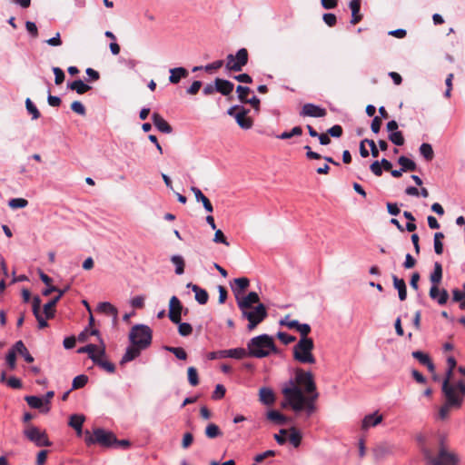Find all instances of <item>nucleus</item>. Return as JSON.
Returning a JSON list of instances; mask_svg holds the SVG:
<instances>
[{
  "instance_id": "obj_44",
  "label": "nucleus",
  "mask_w": 465,
  "mask_h": 465,
  "mask_svg": "<svg viewBox=\"0 0 465 465\" xmlns=\"http://www.w3.org/2000/svg\"><path fill=\"white\" fill-rule=\"evenodd\" d=\"M28 205V201L25 198H12L8 202L11 209H22Z\"/></svg>"
},
{
  "instance_id": "obj_40",
  "label": "nucleus",
  "mask_w": 465,
  "mask_h": 465,
  "mask_svg": "<svg viewBox=\"0 0 465 465\" xmlns=\"http://www.w3.org/2000/svg\"><path fill=\"white\" fill-rule=\"evenodd\" d=\"M442 279V267L440 263H435L433 272L430 274V280L432 284H440Z\"/></svg>"
},
{
  "instance_id": "obj_21",
  "label": "nucleus",
  "mask_w": 465,
  "mask_h": 465,
  "mask_svg": "<svg viewBox=\"0 0 465 465\" xmlns=\"http://www.w3.org/2000/svg\"><path fill=\"white\" fill-rule=\"evenodd\" d=\"M191 191L193 193L196 202L202 203L204 210L207 213L213 212V206L211 201L203 193V192L198 187L192 186Z\"/></svg>"
},
{
  "instance_id": "obj_61",
  "label": "nucleus",
  "mask_w": 465,
  "mask_h": 465,
  "mask_svg": "<svg viewBox=\"0 0 465 465\" xmlns=\"http://www.w3.org/2000/svg\"><path fill=\"white\" fill-rule=\"evenodd\" d=\"M412 356H413V358L418 360L420 361V363L422 365H424L425 363H428V361L430 360L429 355L420 351H413Z\"/></svg>"
},
{
  "instance_id": "obj_60",
  "label": "nucleus",
  "mask_w": 465,
  "mask_h": 465,
  "mask_svg": "<svg viewBox=\"0 0 465 465\" xmlns=\"http://www.w3.org/2000/svg\"><path fill=\"white\" fill-rule=\"evenodd\" d=\"M370 170L376 176L382 175L383 172H382V167H381V161H374V162H372L371 163V165H370Z\"/></svg>"
},
{
  "instance_id": "obj_18",
  "label": "nucleus",
  "mask_w": 465,
  "mask_h": 465,
  "mask_svg": "<svg viewBox=\"0 0 465 465\" xmlns=\"http://www.w3.org/2000/svg\"><path fill=\"white\" fill-rule=\"evenodd\" d=\"M260 303L259 295L255 292H251L244 298L238 300L239 309H248Z\"/></svg>"
},
{
  "instance_id": "obj_16",
  "label": "nucleus",
  "mask_w": 465,
  "mask_h": 465,
  "mask_svg": "<svg viewBox=\"0 0 465 465\" xmlns=\"http://www.w3.org/2000/svg\"><path fill=\"white\" fill-rule=\"evenodd\" d=\"M249 54L246 48H240L236 52V58L233 64H232V72H241L248 63Z\"/></svg>"
},
{
  "instance_id": "obj_6",
  "label": "nucleus",
  "mask_w": 465,
  "mask_h": 465,
  "mask_svg": "<svg viewBox=\"0 0 465 465\" xmlns=\"http://www.w3.org/2000/svg\"><path fill=\"white\" fill-rule=\"evenodd\" d=\"M240 311L242 312V317L249 322L247 329L250 331L254 330L268 316L267 309L262 303H259L248 309H240Z\"/></svg>"
},
{
  "instance_id": "obj_1",
  "label": "nucleus",
  "mask_w": 465,
  "mask_h": 465,
  "mask_svg": "<svg viewBox=\"0 0 465 465\" xmlns=\"http://www.w3.org/2000/svg\"><path fill=\"white\" fill-rule=\"evenodd\" d=\"M282 393L286 404L295 412L305 411L310 416L315 411V402L319 393L311 371H305L301 368L296 369L295 378L284 385Z\"/></svg>"
},
{
  "instance_id": "obj_15",
  "label": "nucleus",
  "mask_w": 465,
  "mask_h": 465,
  "mask_svg": "<svg viewBox=\"0 0 465 465\" xmlns=\"http://www.w3.org/2000/svg\"><path fill=\"white\" fill-rule=\"evenodd\" d=\"M234 88L233 83H232L229 80L223 79V78H215L214 80V89H216L217 93H220L221 94L224 96H228L232 94V90Z\"/></svg>"
},
{
  "instance_id": "obj_43",
  "label": "nucleus",
  "mask_w": 465,
  "mask_h": 465,
  "mask_svg": "<svg viewBox=\"0 0 465 465\" xmlns=\"http://www.w3.org/2000/svg\"><path fill=\"white\" fill-rule=\"evenodd\" d=\"M290 431L291 434L289 436V441L293 445V447H299L302 442V434L294 427L291 428Z\"/></svg>"
},
{
  "instance_id": "obj_52",
  "label": "nucleus",
  "mask_w": 465,
  "mask_h": 465,
  "mask_svg": "<svg viewBox=\"0 0 465 465\" xmlns=\"http://www.w3.org/2000/svg\"><path fill=\"white\" fill-rule=\"evenodd\" d=\"M52 71L54 74L55 84L60 85L61 84H63V82L64 81V78H65L64 72L60 67H56V66H54L52 68Z\"/></svg>"
},
{
  "instance_id": "obj_3",
  "label": "nucleus",
  "mask_w": 465,
  "mask_h": 465,
  "mask_svg": "<svg viewBox=\"0 0 465 465\" xmlns=\"http://www.w3.org/2000/svg\"><path fill=\"white\" fill-rule=\"evenodd\" d=\"M442 393L445 398V403L440 407L439 415L444 420L449 416L451 408L460 409L465 399V385H450L448 381L442 382Z\"/></svg>"
},
{
  "instance_id": "obj_51",
  "label": "nucleus",
  "mask_w": 465,
  "mask_h": 465,
  "mask_svg": "<svg viewBox=\"0 0 465 465\" xmlns=\"http://www.w3.org/2000/svg\"><path fill=\"white\" fill-rule=\"evenodd\" d=\"M178 324V332L181 336L186 337L193 333V327L190 323L181 322Z\"/></svg>"
},
{
  "instance_id": "obj_17",
  "label": "nucleus",
  "mask_w": 465,
  "mask_h": 465,
  "mask_svg": "<svg viewBox=\"0 0 465 465\" xmlns=\"http://www.w3.org/2000/svg\"><path fill=\"white\" fill-rule=\"evenodd\" d=\"M447 362H448L449 368L446 371V376L443 380V382L448 381L449 384L452 385L454 388H455V386L460 385V384L465 385L464 381H462V380L456 381L453 379V370L457 365L456 360L453 357H449Z\"/></svg>"
},
{
  "instance_id": "obj_19",
  "label": "nucleus",
  "mask_w": 465,
  "mask_h": 465,
  "mask_svg": "<svg viewBox=\"0 0 465 465\" xmlns=\"http://www.w3.org/2000/svg\"><path fill=\"white\" fill-rule=\"evenodd\" d=\"M152 121L159 132L163 134H171L173 132V127L158 113L152 114Z\"/></svg>"
},
{
  "instance_id": "obj_63",
  "label": "nucleus",
  "mask_w": 465,
  "mask_h": 465,
  "mask_svg": "<svg viewBox=\"0 0 465 465\" xmlns=\"http://www.w3.org/2000/svg\"><path fill=\"white\" fill-rule=\"evenodd\" d=\"M387 211L391 215L397 216L401 213V209L397 203L388 202L386 203Z\"/></svg>"
},
{
  "instance_id": "obj_8",
  "label": "nucleus",
  "mask_w": 465,
  "mask_h": 465,
  "mask_svg": "<svg viewBox=\"0 0 465 465\" xmlns=\"http://www.w3.org/2000/svg\"><path fill=\"white\" fill-rule=\"evenodd\" d=\"M131 343L146 349L152 342V330L143 324L134 325L129 333Z\"/></svg>"
},
{
  "instance_id": "obj_62",
  "label": "nucleus",
  "mask_w": 465,
  "mask_h": 465,
  "mask_svg": "<svg viewBox=\"0 0 465 465\" xmlns=\"http://www.w3.org/2000/svg\"><path fill=\"white\" fill-rule=\"evenodd\" d=\"M324 23L329 26H334L337 23V17L332 13H326L322 15Z\"/></svg>"
},
{
  "instance_id": "obj_33",
  "label": "nucleus",
  "mask_w": 465,
  "mask_h": 465,
  "mask_svg": "<svg viewBox=\"0 0 465 465\" xmlns=\"http://www.w3.org/2000/svg\"><path fill=\"white\" fill-rule=\"evenodd\" d=\"M393 284L394 287L399 292V298L401 301H404L407 297V289H406V283L403 279H400L397 276L393 275Z\"/></svg>"
},
{
  "instance_id": "obj_14",
  "label": "nucleus",
  "mask_w": 465,
  "mask_h": 465,
  "mask_svg": "<svg viewBox=\"0 0 465 465\" xmlns=\"http://www.w3.org/2000/svg\"><path fill=\"white\" fill-rule=\"evenodd\" d=\"M68 290L69 286H66L62 291H59L57 292V296L44 305V313L45 314L46 319H52L54 317L56 304Z\"/></svg>"
},
{
  "instance_id": "obj_25",
  "label": "nucleus",
  "mask_w": 465,
  "mask_h": 465,
  "mask_svg": "<svg viewBox=\"0 0 465 465\" xmlns=\"http://www.w3.org/2000/svg\"><path fill=\"white\" fill-rule=\"evenodd\" d=\"M349 8L351 11V24L356 25L361 22L362 19V15L360 14L361 0H351L349 3Z\"/></svg>"
},
{
  "instance_id": "obj_12",
  "label": "nucleus",
  "mask_w": 465,
  "mask_h": 465,
  "mask_svg": "<svg viewBox=\"0 0 465 465\" xmlns=\"http://www.w3.org/2000/svg\"><path fill=\"white\" fill-rule=\"evenodd\" d=\"M326 114L327 112L325 108L312 103L305 104L300 112V115L302 116H310L315 118L324 117Z\"/></svg>"
},
{
  "instance_id": "obj_26",
  "label": "nucleus",
  "mask_w": 465,
  "mask_h": 465,
  "mask_svg": "<svg viewBox=\"0 0 465 465\" xmlns=\"http://www.w3.org/2000/svg\"><path fill=\"white\" fill-rule=\"evenodd\" d=\"M259 400L265 405H272L275 401V394L272 389L262 387L259 391Z\"/></svg>"
},
{
  "instance_id": "obj_54",
  "label": "nucleus",
  "mask_w": 465,
  "mask_h": 465,
  "mask_svg": "<svg viewBox=\"0 0 465 465\" xmlns=\"http://www.w3.org/2000/svg\"><path fill=\"white\" fill-rule=\"evenodd\" d=\"M236 92L238 94V99L243 103L245 102L247 96L246 94H249L251 92V89L250 87L248 86H243V85H238L236 87Z\"/></svg>"
},
{
  "instance_id": "obj_58",
  "label": "nucleus",
  "mask_w": 465,
  "mask_h": 465,
  "mask_svg": "<svg viewBox=\"0 0 465 465\" xmlns=\"http://www.w3.org/2000/svg\"><path fill=\"white\" fill-rule=\"evenodd\" d=\"M47 103L50 106L58 107L60 106L62 100L59 96L52 95L50 88H48Z\"/></svg>"
},
{
  "instance_id": "obj_36",
  "label": "nucleus",
  "mask_w": 465,
  "mask_h": 465,
  "mask_svg": "<svg viewBox=\"0 0 465 465\" xmlns=\"http://www.w3.org/2000/svg\"><path fill=\"white\" fill-rule=\"evenodd\" d=\"M25 104L27 113L32 116V120H36L41 116L39 110L30 98H26Z\"/></svg>"
},
{
  "instance_id": "obj_13",
  "label": "nucleus",
  "mask_w": 465,
  "mask_h": 465,
  "mask_svg": "<svg viewBox=\"0 0 465 465\" xmlns=\"http://www.w3.org/2000/svg\"><path fill=\"white\" fill-rule=\"evenodd\" d=\"M249 113L250 109H247L244 106H241V109L235 114L234 119L242 129L248 130L251 129L253 125V121L252 118L247 116Z\"/></svg>"
},
{
  "instance_id": "obj_27",
  "label": "nucleus",
  "mask_w": 465,
  "mask_h": 465,
  "mask_svg": "<svg viewBox=\"0 0 465 465\" xmlns=\"http://www.w3.org/2000/svg\"><path fill=\"white\" fill-rule=\"evenodd\" d=\"M187 287L191 288L192 291L194 292L195 300L200 304L203 305V304H205L208 302L209 294H208V292L204 289L199 287L196 284H193V283H189L187 285Z\"/></svg>"
},
{
  "instance_id": "obj_57",
  "label": "nucleus",
  "mask_w": 465,
  "mask_h": 465,
  "mask_svg": "<svg viewBox=\"0 0 465 465\" xmlns=\"http://www.w3.org/2000/svg\"><path fill=\"white\" fill-rule=\"evenodd\" d=\"M25 29L32 37L36 38L38 36V29L35 23L32 21H26Z\"/></svg>"
},
{
  "instance_id": "obj_37",
  "label": "nucleus",
  "mask_w": 465,
  "mask_h": 465,
  "mask_svg": "<svg viewBox=\"0 0 465 465\" xmlns=\"http://www.w3.org/2000/svg\"><path fill=\"white\" fill-rule=\"evenodd\" d=\"M100 344H87L84 347H81L78 349L79 353H87L89 358L92 360V357H97V352H99Z\"/></svg>"
},
{
  "instance_id": "obj_23",
  "label": "nucleus",
  "mask_w": 465,
  "mask_h": 465,
  "mask_svg": "<svg viewBox=\"0 0 465 465\" xmlns=\"http://www.w3.org/2000/svg\"><path fill=\"white\" fill-rule=\"evenodd\" d=\"M169 73V82L173 84H177L181 79L186 78L189 75L188 70L182 66L171 68Z\"/></svg>"
},
{
  "instance_id": "obj_24",
  "label": "nucleus",
  "mask_w": 465,
  "mask_h": 465,
  "mask_svg": "<svg viewBox=\"0 0 465 465\" xmlns=\"http://www.w3.org/2000/svg\"><path fill=\"white\" fill-rule=\"evenodd\" d=\"M383 420V416L377 412L366 415L361 421V430H367L371 427H375Z\"/></svg>"
},
{
  "instance_id": "obj_31",
  "label": "nucleus",
  "mask_w": 465,
  "mask_h": 465,
  "mask_svg": "<svg viewBox=\"0 0 465 465\" xmlns=\"http://www.w3.org/2000/svg\"><path fill=\"white\" fill-rule=\"evenodd\" d=\"M14 348L15 352L24 357L25 361L28 363L34 361V357L29 353L27 348L22 341H18L15 343Z\"/></svg>"
},
{
  "instance_id": "obj_49",
  "label": "nucleus",
  "mask_w": 465,
  "mask_h": 465,
  "mask_svg": "<svg viewBox=\"0 0 465 465\" xmlns=\"http://www.w3.org/2000/svg\"><path fill=\"white\" fill-rule=\"evenodd\" d=\"M6 363L10 370H14L16 367V352L14 346L6 354Z\"/></svg>"
},
{
  "instance_id": "obj_30",
  "label": "nucleus",
  "mask_w": 465,
  "mask_h": 465,
  "mask_svg": "<svg viewBox=\"0 0 465 465\" xmlns=\"http://www.w3.org/2000/svg\"><path fill=\"white\" fill-rule=\"evenodd\" d=\"M398 163L403 172H414L417 170L416 163L407 156L401 155L398 158Z\"/></svg>"
},
{
  "instance_id": "obj_45",
  "label": "nucleus",
  "mask_w": 465,
  "mask_h": 465,
  "mask_svg": "<svg viewBox=\"0 0 465 465\" xmlns=\"http://www.w3.org/2000/svg\"><path fill=\"white\" fill-rule=\"evenodd\" d=\"M443 238L444 234L440 232L434 234V252L437 254H441L443 252V242L441 241Z\"/></svg>"
},
{
  "instance_id": "obj_59",
  "label": "nucleus",
  "mask_w": 465,
  "mask_h": 465,
  "mask_svg": "<svg viewBox=\"0 0 465 465\" xmlns=\"http://www.w3.org/2000/svg\"><path fill=\"white\" fill-rule=\"evenodd\" d=\"M278 339L283 343V344H290L293 341H295L296 338L292 335H290L286 332H278L277 334Z\"/></svg>"
},
{
  "instance_id": "obj_5",
  "label": "nucleus",
  "mask_w": 465,
  "mask_h": 465,
  "mask_svg": "<svg viewBox=\"0 0 465 465\" xmlns=\"http://www.w3.org/2000/svg\"><path fill=\"white\" fill-rule=\"evenodd\" d=\"M314 343L312 339H300L293 347V358L301 363H315L316 360L312 354Z\"/></svg>"
},
{
  "instance_id": "obj_4",
  "label": "nucleus",
  "mask_w": 465,
  "mask_h": 465,
  "mask_svg": "<svg viewBox=\"0 0 465 465\" xmlns=\"http://www.w3.org/2000/svg\"><path fill=\"white\" fill-rule=\"evenodd\" d=\"M248 356L264 358L275 351L276 347L273 339L268 334H262L252 338L247 343Z\"/></svg>"
},
{
  "instance_id": "obj_22",
  "label": "nucleus",
  "mask_w": 465,
  "mask_h": 465,
  "mask_svg": "<svg viewBox=\"0 0 465 465\" xmlns=\"http://www.w3.org/2000/svg\"><path fill=\"white\" fill-rule=\"evenodd\" d=\"M144 348H140L139 346L131 343V345L126 349L125 353L122 357V359L120 361V364L124 365V364L136 359L140 355L141 351Z\"/></svg>"
},
{
  "instance_id": "obj_42",
  "label": "nucleus",
  "mask_w": 465,
  "mask_h": 465,
  "mask_svg": "<svg viewBox=\"0 0 465 465\" xmlns=\"http://www.w3.org/2000/svg\"><path fill=\"white\" fill-rule=\"evenodd\" d=\"M163 349L167 351L173 353L179 360L184 361L187 359V353L182 347L164 346Z\"/></svg>"
},
{
  "instance_id": "obj_11",
  "label": "nucleus",
  "mask_w": 465,
  "mask_h": 465,
  "mask_svg": "<svg viewBox=\"0 0 465 465\" xmlns=\"http://www.w3.org/2000/svg\"><path fill=\"white\" fill-rule=\"evenodd\" d=\"M183 304L176 296H172L169 301L168 317L173 323H180L181 314L183 312Z\"/></svg>"
},
{
  "instance_id": "obj_34",
  "label": "nucleus",
  "mask_w": 465,
  "mask_h": 465,
  "mask_svg": "<svg viewBox=\"0 0 465 465\" xmlns=\"http://www.w3.org/2000/svg\"><path fill=\"white\" fill-rule=\"evenodd\" d=\"M420 153L427 161L430 162L434 158V151L430 143H423L419 148Z\"/></svg>"
},
{
  "instance_id": "obj_39",
  "label": "nucleus",
  "mask_w": 465,
  "mask_h": 465,
  "mask_svg": "<svg viewBox=\"0 0 465 465\" xmlns=\"http://www.w3.org/2000/svg\"><path fill=\"white\" fill-rule=\"evenodd\" d=\"M248 355V351H246L243 348H235V349H230L226 350V356L227 358H234V359H242L245 356Z\"/></svg>"
},
{
  "instance_id": "obj_10",
  "label": "nucleus",
  "mask_w": 465,
  "mask_h": 465,
  "mask_svg": "<svg viewBox=\"0 0 465 465\" xmlns=\"http://www.w3.org/2000/svg\"><path fill=\"white\" fill-rule=\"evenodd\" d=\"M100 341V349L99 352H97V357H92L93 362L106 371L109 373H114L115 371V366L113 362L104 360L105 356V343L102 338L99 339Z\"/></svg>"
},
{
  "instance_id": "obj_35",
  "label": "nucleus",
  "mask_w": 465,
  "mask_h": 465,
  "mask_svg": "<svg viewBox=\"0 0 465 465\" xmlns=\"http://www.w3.org/2000/svg\"><path fill=\"white\" fill-rule=\"evenodd\" d=\"M204 432L208 439H215L223 435L219 426L214 423L208 424Z\"/></svg>"
},
{
  "instance_id": "obj_2",
  "label": "nucleus",
  "mask_w": 465,
  "mask_h": 465,
  "mask_svg": "<svg viewBox=\"0 0 465 465\" xmlns=\"http://www.w3.org/2000/svg\"><path fill=\"white\" fill-rule=\"evenodd\" d=\"M416 440L426 465H459V456L450 449L443 435L436 434L429 438L420 433Z\"/></svg>"
},
{
  "instance_id": "obj_29",
  "label": "nucleus",
  "mask_w": 465,
  "mask_h": 465,
  "mask_svg": "<svg viewBox=\"0 0 465 465\" xmlns=\"http://www.w3.org/2000/svg\"><path fill=\"white\" fill-rule=\"evenodd\" d=\"M67 88L75 91L78 94H83L92 89V86L85 84L81 79H76L73 82L67 83Z\"/></svg>"
},
{
  "instance_id": "obj_32",
  "label": "nucleus",
  "mask_w": 465,
  "mask_h": 465,
  "mask_svg": "<svg viewBox=\"0 0 465 465\" xmlns=\"http://www.w3.org/2000/svg\"><path fill=\"white\" fill-rule=\"evenodd\" d=\"M267 419L278 425H285L288 422L287 417L275 410L267 412Z\"/></svg>"
},
{
  "instance_id": "obj_9",
  "label": "nucleus",
  "mask_w": 465,
  "mask_h": 465,
  "mask_svg": "<svg viewBox=\"0 0 465 465\" xmlns=\"http://www.w3.org/2000/svg\"><path fill=\"white\" fill-rule=\"evenodd\" d=\"M25 437L37 447H50L52 442L45 430H41L35 425L29 424L24 430Z\"/></svg>"
},
{
  "instance_id": "obj_28",
  "label": "nucleus",
  "mask_w": 465,
  "mask_h": 465,
  "mask_svg": "<svg viewBox=\"0 0 465 465\" xmlns=\"http://www.w3.org/2000/svg\"><path fill=\"white\" fill-rule=\"evenodd\" d=\"M97 311L113 317L114 322H117L118 310L113 304L107 302H100L97 307Z\"/></svg>"
},
{
  "instance_id": "obj_55",
  "label": "nucleus",
  "mask_w": 465,
  "mask_h": 465,
  "mask_svg": "<svg viewBox=\"0 0 465 465\" xmlns=\"http://www.w3.org/2000/svg\"><path fill=\"white\" fill-rule=\"evenodd\" d=\"M311 326L307 323H300L298 324V327L296 331H298L301 333L302 338L301 339H310L308 337V334L311 332Z\"/></svg>"
},
{
  "instance_id": "obj_7",
  "label": "nucleus",
  "mask_w": 465,
  "mask_h": 465,
  "mask_svg": "<svg viewBox=\"0 0 465 465\" xmlns=\"http://www.w3.org/2000/svg\"><path fill=\"white\" fill-rule=\"evenodd\" d=\"M84 441L88 446L97 443L103 447L109 448L113 447L116 441V436L111 431L97 428L94 430L93 434L88 430L85 431Z\"/></svg>"
},
{
  "instance_id": "obj_38",
  "label": "nucleus",
  "mask_w": 465,
  "mask_h": 465,
  "mask_svg": "<svg viewBox=\"0 0 465 465\" xmlns=\"http://www.w3.org/2000/svg\"><path fill=\"white\" fill-rule=\"evenodd\" d=\"M302 134V129L301 126H294L288 132H283L281 134L276 135V138L281 140L290 139L293 136H299Z\"/></svg>"
},
{
  "instance_id": "obj_53",
  "label": "nucleus",
  "mask_w": 465,
  "mask_h": 465,
  "mask_svg": "<svg viewBox=\"0 0 465 465\" xmlns=\"http://www.w3.org/2000/svg\"><path fill=\"white\" fill-rule=\"evenodd\" d=\"M71 110L79 115H85L86 110L84 105L80 101H74L71 104Z\"/></svg>"
},
{
  "instance_id": "obj_56",
  "label": "nucleus",
  "mask_w": 465,
  "mask_h": 465,
  "mask_svg": "<svg viewBox=\"0 0 465 465\" xmlns=\"http://www.w3.org/2000/svg\"><path fill=\"white\" fill-rule=\"evenodd\" d=\"M342 132V127L339 124H335L327 130V134L333 138H340Z\"/></svg>"
},
{
  "instance_id": "obj_48",
  "label": "nucleus",
  "mask_w": 465,
  "mask_h": 465,
  "mask_svg": "<svg viewBox=\"0 0 465 465\" xmlns=\"http://www.w3.org/2000/svg\"><path fill=\"white\" fill-rule=\"evenodd\" d=\"M87 381H88V377L86 375H84V374L78 375L73 380L72 389L73 390L81 389L85 386Z\"/></svg>"
},
{
  "instance_id": "obj_20",
  "label": "nucleus",
  "mask_w": 465,
  "mask_h": 465,
  "mask_svg": "<svg viewBox=\"0 0 465 465\" xmlns=\"http://www.w3.org/2000/svg\"><path fill=\"white\" fill-rule=\"evenodd\" d=\"M438 285L439 284H432L429 294L432 300H437L440 305H444L449 299V293L444 289L440 291Z\"/></svg>"
},
{
  "instance_id": "obj_64",
  "label": "nucleus",
  "mask_w": 465,
  "mask_h": 465,
  "mask_svg": "<svg viewBox=\"0 0 465 465\" xmlns=\"http://www.w3.org/2000/svg\"><path fill=\"white\" fill-rule=\"evenodd\" d=\"M202 85L203 83L201 81H193V84L187 88L186 93L188 94H196L199 92Z\"/></svg>"
},
{
  "instance_id": "obj_47",
  "label": "nucleus",
  "mask_w": 465,
  "mask_h": 465,
  "mask_svg": "<svg viewBox=\"0 0 465 465\" xmlns=\"http://www.w3.org/2000/svg\"><path fill=\"white\" fill-rule=\"evenodd\" d=\"M389 140L397 146H401L404 143V136L401 131L389 134Z\"/></svg>"
},
{
  "instance_id": "obj_50",
  "label": "nucleus",
  "mask_w": 465,
  "mask_h": 465,
  "mask_svg": "<svg viewBox=\"0 0 465 465\" xmlns=\"http://www.w3.org/2000/svg\"><path fill=\"white\" fill-rule=\"evenodd\" d=\"M188 374V381L192 386H196L199 384L198 372L196 368L189 367L187 370Z\"/></svg>"
},
{
  "instance_id": "obj_41",
  "label": "nucleus",
  "mask_w": 465,
  "mask_h": 465,
  "mask_svg": "<svg viewBox=\"0 0 465 465\" xmlns=\"http://www.w3.org/2000/svg\"><path fill=\"white\" fill-rule=\"evenodd\" d=\"M25 401L27 404L34 409H41L43 408L45 402L44 400L37 396H25Z\"/></svg>"
},
{
  "instance_id": "obj_46",
  "label": "nucleus",
  "mask_w": 465,
  "mask_h": 465,
  "mask_svg": "<svg viewBox=\"0 0 465 465\" xmlns=\"http://www.w3.org/2000/svg\"><path fill=\"white\" fill-rule=\"evenodd\" d=\"M84 416L80 414H73L69 420V426L73 429H79V427H83V423L84 422Z\"/></svg>"
}]
</instances>
